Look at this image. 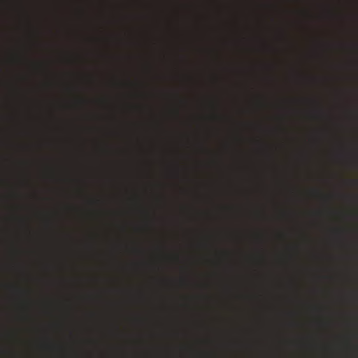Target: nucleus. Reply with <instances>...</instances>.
Here are the masks:
<instances>
[{
    "mask_svg": "<svg viewBox=\"0 0 358 358\" xmlns=\"http://www.w3.org/2000/svg\"><path fill=\"white\" fill-rule=\"evenodd\" d=\"M28 51L29 44L26 38L18 37L14 40L12 62L16 69L14 91L18 103L24 97L22 85L27 81V76L22 73V68L29 62Z\"/></svg>",
    "mask_w": 358,
    "mask_h": 358,
    "instance_id": "f257e3e1",
    "label": "nucleus"
},
{
    "mask_svg": "<svg viewBox=\"0 0 358 358\" xmlns=\"http://www.w3.org/2000/svg\"><path fill=\"white\" fill-rule=\"evenodd\" d=\"M13 291L15 294L19 299V306L23 313L21 319L23 320H27L28 317L26 313L28 308L29 301L27 299H25V297L28 295L29 290L24 287L17 285L13 287Z\"/></svg>",
    "mask_w": 358,
    "mask_h": 358,
    "instance_id": "f03ea898",
    "label": "nucleus"
},
{
    "mask_svg": "<svg viewBox=\"0 0 358 358\" xmlns=\"http://www.w3.org/2000/svg\"><path fill=\"white\" fill-rule=\"evenodd\" d=\"M3 22H143V21H8L5 15V0H1V23Z\"/></svg>",
    "mask_w": 358,
    "mask_h": 358,
    "instance_id": "7ed1b4c3",
    "label": "nucleus"
},
{
    "mask_svg": "<svg viewBox=\"0 0 358 358\" xmlns=\"http://www.w3.org/2000/svg\"><path fill=\"white\" fill-rule=\"evenodd\" d=\"M17 168L20 169V183L19 186L24 187L28 184L27 173L24 171L25 166L27 165V162L24 159H17L16 161Z\"/></svg>",
    "mask_w": 358,
    "mask_h": 358,
    "instance_id": "20e7f679",
    "label": "nucleus"
},
{
    "mask_svg": "<svg viewBox=\"0 0 358 358\" xmlns=\"http://www.w3.org/2000/svg\"><path fill=\"white\" fill-rule=\"evenodd\" d=\"M15 221L17 223L20 229L27 232L28 231V226H27V220L24 216H22L19 214H16L15 216Z\"/></svg>",
    "mask_w": 358,
    "mask_h": 358,
    "instance_id": "39448f33",
    "label": "nucleus"
},
{
    "mask_svg": "<svg viewBox=\"0 0 358 358\" xmlns=\"http://www.w3.org/2000/svg\"><path fill=\"white\" fill-rule=\"evenodd\" d=\"M11 1L15 8L21 9L29 5L33 0H11Z\"/></svg>",
    "mask_w": 358,
    "mask_h": 358,
    "instance_id": "423d86ee",
    "label": "nucleus"
},
{
    "mask_svg": "<svg viewBox=\"0 0 358 358\" xmlns=\"http://www.w3.org/2000/svg\"><path fill=\"white\" fill-rule=\"evenodd\" d=\"M15 268L17 270L18 272H20V273L22 275H24L25 274V268H24V265L20 262H19L18 260L16 262V264H15Z\"/></svg>",
    "mask_w": 358,
    "mask_h": 358,
    "instance_id": "0eeeda50",
    "label": "nucleus"
},
{
    "mask_svg": "<svg viewBox=\"0 0 358 358\" xmlns=\"http://www.w3.org/2000/svg\"><path fill=\"white\" fill-rule=\"evenodd\" d=\"M20 111L18 110L17 111V136L20 137L23 134H24V131L21 129V122L20 121Z\"/></svg>",
    "mask_w": 358,
    "mask_h": 358,
    "instance_id": "6e6552de",
    "label": "nucleus"
},
{
    "mask_svg": "<svg viewBox=\"0 0 358 358\" xmlns=\"http://www.w3.org/2000/svg\"><path fill=\"white\" fill-rule=\"evenodd\" d=\"M16 148H17V152H22V151L24 150V149H25L24 145L19 141L17 142V143L16 145Z\"/></svg>",
    "mask_w": 358,
    "mask_h": 358,
    "instance_id": "1a4fd4ad",
    "label": "nucleus"
},
{
    "mask_svg": "<svg viewBox=\"0 0 358 358\" xmlns=\"http://www.w3.org/2000/svg\"><path fill=\"white\" fill-rule=\"evenodd\" d=\"M22 253V250H20L18 247L15 250V255L18 258Z\"/></svg>",
    "mask_w": 358,
    "mask_h": 358,
    "instance_id": "9d476101",
    "label": "nucleus"
},
{
    "mask_svg": "<svg viewBox=\"0 0 358 358\" xmlns=\"http://www.w3.org/2000/svg\"><path fill=\"white\" fill-rule=\"evenodd\" d=\"M14 196L17 199H21L22 197V194L18 190L15 192Z\"/></svg>",
    "mask_w": 358,
    "mask_h": 358,
    "instance_id": "9b49d317",
    "label": "nucleus"
},
{
    "mask_svg": "<svg viewBox=\"0 0 358 358\" xmlns=\"http://www.w3.org/2000/svg\"><path fill=\"white\" fill-rule=\"evenodd\" d=\"M22 208V206H20V205H17L15 206V210L16 211H19L20 210H21Z\"/></svg>",
    "mask_w": 358,
    "mask_h": 358,
    "instance_id": "f8f14e48",
    "label": "nucleus"
}]
</instances>
